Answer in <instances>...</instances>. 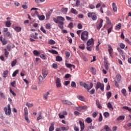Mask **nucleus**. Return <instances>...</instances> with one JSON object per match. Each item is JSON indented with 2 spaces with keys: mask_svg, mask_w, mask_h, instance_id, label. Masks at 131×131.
I'll return each mask as SVG.
<instances>
[{
  "mask_svg": "<svg viewBox=\"0 0 131 131\" xmlns=\"http://www.w3.org/2000/svg\"><path fill=\"white\" fill-rule=\"evenodd\" d=\"M26 106H27V107H28V108H32V106H33V103H30L27 102L26 103Z\"/></svg>",
  "mask_w": 131,
  "mask_h": 131,
  "instance_id": "nucleus-30",
  "label": "nucleus"
},
{
  "mask_svg": "<svg viewBox=\"0 0 131 131\" xmlns=\"http://www.w3.org/2000/svg\"><path fill=\"white\" fill-rule=\"evenodd\" d=\"M33 10H34L35 11L32 12L31 16L32 17H34V16H35V15H36V16H38V15H39V14H38V12H37V11H36V10H38V9L36 8H32L31 9V11H33Z\"/></svg>",
  "mask_w": 131,
  "mask_h": 131,
  "instance_id": "nucleus-10",
  "label": "nucleus"
},
{
  "mask_svg": "<svg viewBox=\"0 0 131 131\" xmlns=\"http://www.w3.org/2000/svg\"><path fill=\"white\" fill-rule=\"evenodd\" d=\"M107 108H108L109 109H112V110H113V106H112V104H111V103L108 102L107 103Z\"/></svg>",
  "mask_w": 131,
  "mask_h": 131,
  "instance_id": "nucleus-45",
  "label": "nucleus"
},
{
  "mask_svg": "<svg viewBox=\"0 0 131 131\" xmlns=\"http://www.w3.org/2000/svg\"><path fill=\"white\" fill-rule=\"evenodd\" d=\"M55 83L57 88H61V86H62L61 84V80L59 79V78H56Z\"/></svg>",
  "mask_w": 131,
  "mask_h": 131,
  "instance_id": "nucleus-12",
  "label": "nucleus"
},
{
  "mask_svg": "<svg viewBox=\"0 0 131 131\" xmlns=\"http://www.w3.org/2000/svg\"><path fill=\"white\" fill-rule=\"evenodd\" d=\"M62 103L64 105H69V106L72 105V102H70L69 100H62Z\"/></svg>",
  "mask_w": 131,
  "mask_h": 131,
  "instance_id": "nucleus-16",
  "label": "nucleus"
},
{
  "mask_svg": "<svg viewBox=\"0 0 131 131\" xmlns=\"http://www.w3.org/2000/svg\"><path fill=\"white\" fill-rule=\"evenodd\" d=\"M68 27L69 28H70V29L73 28V23H70L68 26Z\"/></svg>",
  "mask_w": 131,
  "mask_h": 131,
  "instance_id": "nucleus-54",
  "label": "nucleus"
},
{
  "mask_svg": "<svg viewBox=\"0 0 131 131\" xmlns=\"http://www.w3.org/2000/svg\"><path fill=\"white\" fill-rule=\"evenodd\" d=\"M8 74H9V71L6 70L3 72V77L4 78H6L8 76Z\"/></svg>",
  "mask_w": 131,
  "mask_h": 131,
  "instance_id": "nucleus-27",
  "label": "nucleus"
},
{
  "mask_svg": "<svg viewBox=\"0 0 131 131\" xmlns=\"http://www.w3.org/2000/svg\"><path fill=\"white\" fill-rule=\"evenodd\" d=\"M48 52L49 53H51V54H54L55 55H58L57 51L55 50H49Z\"/></svg>",
  "mask_w": 131,
  "mask_h": 131,
  "instance_id": "nucleus-28",
  "label": "nucleus"
},
{
  "mask_svg": "<svg viewBox=\"0 0 131 131\" xmlns=\"http://www.w3.org/2000/svg\"><path fill=\"white\" fill-rule=\"evenodd\" d=\"M120 47L121 48V49L123 50V49H124V48H125V45H124L123 43H120Z\"/></svg>",
  "mask_w": 131,
  "mask_h": 131,
  "instance_id": "nucleus-55",
  "label": "nucleus"
},
{
  "mask_svg": "<svg viewBox=\"0 0 131 131\" xmlns=\"http://www.w3.org/2000/svg\"><path fill=\"white\" fill-rule=\"evenodd\" d=\"M105 19L106 20V23L108 25H110V24H111V21L110 20V19H109V17L106 16L105 17Z\"/></svg>",
  "mask_w": 131,
  "mask_h": 131,
  "instance_id": "nucleus-42",
  "label": "nucleus"
},
{
  "mask_svg": "<svg viewBox=\"0 0 131 131\" xmlns=\"http://www.w3.org/2000/svg\"><path fill=\"white\" fill-rule=\"evenodd\" d=\"M53 21L55 23H60V22H63L61 21H65V18L62 16H57L56 18H53Z\"/></svg>",
  "mask_w": 131,
  "mask_h": 131,
  "instance_id": "nucleus-5",
  "label": "nucleus"
},
{
  "mask_svg": "<svg viewBox=\"0 0 131 131\" xmlns=\"http://www.w3.org/2000/svg\"><path fill=\"white\" fill-rule=\"evenodd\" d=\"M81 39H82L83 41H86V40L89 39V32L86 31L82 32L81 34Z\"/></svg>",
  "mask_w": 131,
  "mask_h": 131,
  "instance_id": "nucleus-3",
  "label": "nucleus"
},
{
  "mask_svg": "<svg viewBox=\"0 0 131 131\" xmlns=\"http://www.w3.org/2000/svg\"><path fill=\"white\" fill-rule=\"evenodd\" d=\"M108 47V52L110 54V55L112 58H113V49L112 48V46L110 45H107Z\"/></svg>",
  "mask_w": 131,
  "mask_h": 131,
  "instance_id": "nucleus-11",
  "label": "nucleus"
},
{
  "mask_svg": "<svg viewBox=\"0 0 131 131\" xmlns=\"http://www.w3.org/2000/svg\"><path fill=\"white\" fill-rule=\"evenodd\" d=\"M4 55L6 58H8V57H9V52H8V50H7L6 49H4Z\"/></svg>",
  "mask_w": 131,
  "mask_h": 131,
  "instance_id": "nucleus-37",
  "label": "nucleus"
},
{
  "mask_svg": "<svg viewBox=\"0 0 131 131\" xmlns=\"http://www.w3.org/2000/svg\"><path fill=\"white\" fill-rule=\"evenodd\" d=\"M11 85L13 86V88H16V81H13L11 83Z\"/></svg>",
  "mask_w": 131,
  "mask_h": 131,
  "instance_id": "nucleus-58",
  "label": "nucleus"
},
{
  "mask_svg": "<svg viewBox=\"0 0 131 131\" xmlns=\"http://www.w3.org/2000/svg\"><path fill=\"white\" fill-rule=\"evenodd\" d=\"M85 122L88 123V124L92 123L93 122V120L90 117H88L85 120Z\"/></svg>",
  "mask_w": 131,
  "mask_h": 131,
  "instance_id": "nucleus-22",
  "label": "nucleus"
},
{
  "mask_svg": "<svg viewBox=\"0 0 131 131\" xmlns=\"http://www.w3.org/2000/svg\"><path fill=\"white\" fill-rule=\"evenodd\" d=\"M57 24H58V26L59 27V28H60V29H63V28H64V22H60L57 23Z\"/></svg>",
  "mask_w": 131,
  "mask_h": 131,
  "instance_id": "nucleus-23",
  "label": "nucleus"
},
{
  "mask_svg": "<svg viewBox=\"0 0 131 131\" xmlns=\"http://www.w3.org/2000/svg\"><path fill=\"white\" fill-rule=\"evenodd\" d=\"M77 28L78 29H81L82 28V25L81 24H78L77 25Z\"/></svg>",
  "mask_w": 131,
  "mask_h": 131,
  "instance_id": "nucleus-64",
  "label": "nucleus"
},
{
  "mask_svg": "<svg viewBox=\"0 0 131 131\" xmlns=\"http://www.w3.org/2000/svg\"><path fill=\"white\" fill-rule=\"evenodd\" d=\"M1 42H2L3 46H6L7 43H8V41L6 40V39L4 38L2 41H1Z\"/></svg>",
  "mask_w": 131,
  "mask_h": 131,
  "instance_id": "nucleus-40",
  "label": "nucleus"
},
{
  "mask_svg": "<svg viewBox=\"0 0 131 131\" xmlns=\"http://www.w3.org/2000/svg\"><path fill=\"white\" fill-rule=\"evenodd\" d=\"M124 118H125V117L124 116H120L117 118V120H124Z\"/></svg>",
  "mask_w": 131,
  "mask_h": 131,
  "instance_id": "nucleus-33",
  "label": "nucleus"
},
{
  "mask_svg": "<svg viewBox=\"0 0 131 131\" xmlns=\"http://www.w3.org/2000/svg\"><path fill=\"white\" fill-rule=\"evenodd\" d=\"M49 45H56V41L53 40H50L48 42Z\"/></svg>",
  "mask_w": 131,
  "mask_h": 131,
  "instance_id": "nucleus-46",
  "label": "nucleus"
},
{
  "mask_svg": "<svg viewBox=\"0 0 131 131\" xmlns=\"http://www.w3.org/2000/svg\"><path fill=\"white\" fill-rule=\"evenodd\" d=\"M54 123H52L51 126L49 127V131H54V129H55V128L54 127Z\"/></svg>",
  "mask_w": 131,
  "mask_h": 131,
  "instance_id": "nucleus-29",
  "label": "nucleus"
},
{
  "mask_svg": "<svg viewBox=\"0 0 131 131\" xmlns=\"http://www.w3.org/2000/svg\"><path fill=\"white\" fill-rule=\"evenodd\" d=\"M24 111L25 116H28V110L27 109V107L24 108Z\"/></svg>",
  "mask_w": 131,
  "mask_h": 131,
  "instance_id": "nucleus-38",
  "label": "nucleus"
},
{
  "mask_svg": "<svg viewBox=\"0 0 131 131\" xmlns=\"http://www.w3.org/2000/svg\"><path fill=\"white\" fill-rule=\"evenodd\" d=\"M61 12L62 14H67V12H68V8L63 7L61 9Z\"/></svg>",
  "mask_w": 131,
  "mask_h": 131,
  "instance_id": "nucleus-18",
  "label": "nucleus"
},
{
  "mask_svg": "<svg viewBox=\"0 0 131 131\" xmlns=\"http://www.w3.org/2000/svg\"><path fill=\"white\" fill-rule=\"evenodd\" d=\"M37 17L40 21H42V20H45V19H46V16H45V15H39V14Z\"/></svg>",
  "mask_w": 131,
  "mask_h": 131,
  "instance_id": "nucleus-26",
  "label": "nucleus"
},
{
  "mask_svg": "<svg viewBox=\"0 0 131 131\" xmlns=\"http://www.w3.org/2000/svg\"><path fill=\"white\" fill-rule=\"evenodd\" d=\"M103 26V19H100V20L97 21V24L96 25V28L98 30H100L101 28Z\"/></svg>",
  "mask_w": 131,
  "mask_h": 131,
  "instance_id": "nucleus-9",
  "label": "nucleus"
},
{
  "mask_svg": "<svg viewBox=\"0 0 131 131\" xmlns=\"http://www.w3.org/2000/svg\"><path fill=\"white\" fill-rule=\"evenodd\" d=\"M40 57H41V59H43V60H46V55L45 54H41L40 55Z\"/></svg>",
  "mask_w": 131,
  "mask_h": 131,
  "instance_id": "nucleus-63",
  "label": "nucleus"
},
{
  "mask_svg": "<svg viewBox=\"0 0 131 131\" xmlns=\"http://www.w3.org/2000/svg\"><path fill=\"white\" fill-rule=\"evenodd\" d=\"M4 111L6 115H10L11 114V105L10 104H8L7 107L4 108Z\"/></svg>",
  "mask_w": 131,
  "mask_h": 131,
  "instance_id": "nucleus-7",
  "label": "nucleus"
},
{
  "mask_svg": "<svg viewBox=\"0 0 131 131\" xmlns=\"http://www.w3.org/2000/svg\"><path fill=\"white\" fill-rule=\"evenodd\" d=\"M49 95H50V92H46V93L43 94V98L44 99V100H46V101L48 100V97Z\"/></svg>",
  "mask_w": 131,
  "mask_h": 131,
  "instance_id": "nucleus-20",
  "label": "nucleus"
},
{
  "mask_svg": "<svg viewBox=\"0 0 131 131\" xmlns=\"http://www.w3.org/2000/svg\"><path fill=\"white\" fill-rule=\"evenodd\" d=\"M18 73H19V70H15L12 74L13 77H15V76H16Z\"/></svg>",
  "mask_w": 131,
  "mask_h": 131,
  "instance_id": "nucleus-41",
  "label": "nucleus"
},
{
  "mask_svg": "<svg viewBox=\"0 0 131 131\" xmlns=\"http://www.w3.org/2000/svg\"><path fill=\"white\" fill-rule=\"evenodd\" d=\"M80 85L83 86V88L85 89V90H87L89 92V91L94 86V84L91 82L90 85H89V84H87L84 82H80Z\"/></svg>",
  "mask_w": 131,
  "mask_h": 131,
  "instance_id": "nucleus-2",
  "label": "nucleus"
},
{
  "mask_svg": "<svg viewBox=\"0 0 131 131\" xmlns=\"http://www.w3.org/2000/svg\"><path fill=\"white\" fill-rule=\"evenodd\" d=\"M91 70L93 74L94 75L96 74V69L94 68V67L91 68Z\"/></svg>",
  "mask_w": 131,
  "mask_h": 131,
  "instance_id": "nucleus-60",
  "label": "nucleus"
},
{
  "mask_svg": "<svg viewBox=\"0 0 131 131\" xmlns=\"http://www.w3.org/2000/svg\"><path fill=\"white\" fill-rule=\"evenodd\" d=\"M117 51L119 52V54L121 55V56H122L123 54H124V52L122 50H121V48L118 47L117 48Z\"/></svg>",
  "mask_w": 131,
  "mask_h": 131,
  "instance_id": "nucleus-25",
  "label": "nucleus"
},
{
  "mask_svg": "<svg viewBox=\"0 0 131 131\" xmlns=\"http://www.w3.org/2000/svg\"><path fill=\"white\" fill-rule=\"evenodd\" d=\"M60 128L62 131H67L69 129V126H67L66 127H60Z\"/></svg>",
  "mask_w": 131,
  "mask_h": 131,
  "instance_id": "nucleus-32",
  "label": "nucleus"
},
{
  "mask_svg": "<svg viewBox=\"0 0 131 131\" xmlns=\"http://www.w3.org/2000/svg\"><path fill=\"white\" fill-rule=\"evenodd\" d=\"M72 88H75L76 86V83L75 82L72 81L71 84Z\"/></svg>",
  "mask_w": 131,
  "mask_h": 131,
  "instance_id": "nucleus-56",
  "label": "nucleus"
},
{
  "mask_svg": "<svg viewBox=\"0 0 131 131\" xmlns=\"http://www.w3.org/2000/svg\"><path fill=\"white\" fill-rule=\"evenodd\" d=\"M52 13H53V10H51L46 14V20H49L50 19V17L52 15Z\"/></svg>",
  "mask_w": 131,
  "mask_h": 131,
  "instance_id": "nucleus-14",
  "label": "nucleus"
},
{
  "mask_svg": "<svg viewBox=\"0 0 131 131\" xmlns=\"http://www.w3.org/2000/svg\"><path fill=\"white\" fill-rule=\"evenodd\" d=\"M106 96H107V99L109 100V99L111 98L112 96V93H111V92H108L106 93Z\"/></svg>",
  "mask_w": 131,
  "mask_h": 131,
  "instance_id": "nucleus-34",
  "label": "nucleus"
},
{
  "mask_svg": "<svg viewBox=\"0 0 131 131\" xmlns=\"http://www.w3.org/2000/svg\"><path fill=\"white\" fill-rule=\"evenodd\" d=\"M45 28L46 29H51V24L50 23L47 24L45 26Z\"/></svg>",
  "mask_w": 131,
  "mask_h": 131,
  "instance_id": "nucleus-43",
  "label": "nucleus"
},
{
  "mask_svg": "<svg viewBox=\"0 0 131 131\" xmlns=\"http://www.w3.org/2000/svg\"><path fill=\"white\" fill-rule=\"evenodd\" d=\"M10 92L14 96V97L16 96V93L14 92V91L12 90L11 88H10Z\"/></svg>",
  "mask_w": 131,
  "mask_h": 131,
  "instance_id": "nucleus-62",
  "label": "nucleus"
},
{
  "mask_svg": "<svg viewBox=\"0 0 131 131\" xmlns=\"http://www.w3.org/2000/svg\"><path fill=\"white\" fill-rule=\"evenodd\" d=\"M99 115L100 116L98 118V121H99V122H101L102 121V120H103V116H102V114H100Z\"/></svg>",
  "mask_w": 131,
  "mask_h": 131,
  "instance_id": "nucleus-53",
  "label": "nucleus"
},
{
  "mask_svg": "<svg viewBox=\"0 0 131 131\" xmlns=\"http://www.w3.org/2000/svg\"><path fill=\"white\" fill-rule=\"evenodd\" d=\"M88 17H89V18H92L93 21H96V20L97 19V14H96V13L94 12H89L88 13Z\"/></svg>",
  "mask_w": 131,
  "mask_h": 131,
  "instance_id": "nucleus-4",
  "label": "nucleus"
},
{
  "mask_svg": "<svg viewBox=\"0 0 131 131\" xmlns=\"http://www.w3.org/2000/svg\"><path fill=\"white\" fill-rule=\"evenodd\" d=\"M103 115H104V117H105V118H108V117H109L110 114H109V113H108V112H105V113H104Z\"/></svg>",
  "mask_w": 131,
  "mask_h": 131,
  "instance_id": "nucleus-49",
  "label": "nucleus"
},
{
  "mask_svg": "<svg viewBox=\"0 0 131 131\" xmlns=\"http://www.w3.org/2000/svg\"><path fill=\"white\" fill-rule=\"evenodd\" d=\"M79 123L80 124V128L81 130L80 131H82L83 130V129H84V123L82 122L81 121H79Z\"/></svg>",
  "mask_w": 131,
  "mask_h": 131,
  "instance_id": "nucleus-15",
  "label": "nucleus"
},
{
  "mask_svg": "<svg viewBox=\"0 0 131 131\" xmlns=\"http://www.w3.org/2000/svg\"><path fill=\"white\" fill-rule=\"evenodd\" d=\"M65 55H66V58L69 59V57H70V52H69L68 51H66Z\"/></svg>",
  "mask_w": 131,
  "mask_h": 131,
  "instance_id": "nucleus-35",
  "label": "nucleus"
},
{
  "mask_svg": "<svg viewBox=\"0 0 131 131\" xmlns=\"http://www.w3.org/2000/svg\"><path fill=\"white\" fill-rule=\"evenodd\" d=\"M95 89L96 91H98V89H100L101 91L104 92V85L100 82H97Z\"/></svg>",
  "mask_w": 131,
  "mask_h": 131,
  "instance_id": "nucleus-6",
  "label": "nucleus"
},
{
  "mask_svg": "<svg viewBox=\"0 0 131 131\" xmlns=\"http://www.w3.org/2000/svg\"><path fill=\"white\" fill-rule=\"evenodd\" d=\"M14 30H15L16 32H20V31L21 30V29L20 27H15Z\"/></svg>",
  "mask_w": 131,
  "mask_h": 131,
  "instance_id": "nucleus-39",
  "label": "nucleus"
},
{
  "mask_svg": "<svg viewBox=\"0 0 131 131\" xmlns=\"http://www.w3.org/2000/svg\"><path fill=\"white\" fill-rule=\"evenodd\" d=\"M79 5H80V0H77L76 2V4L75 6L76 7H79Z\"/></svg>",
  "mask_w": 131,
  "mask_h": 131,
  "instance_id": "nucleus-52",
  "label": "nucleus"
},
{
  "mask_svg": "<svg viewBox=\"0 0 131 131\" xmlns=\"http://www.w3.org/2000/svg\"><path fill=\"white\" fill-rule=\"evenodd\" d=\"M70 12L72 13V14H74V15H77V14H78V11L74 8H71Z\"/></svg>",
  "mask_w": 131,
  "mask_h": 131,
  "instance_id": "nucleus-17",
  "label": "nucleus"
},
{
  "mask_svg": "<svg viewBox=\"0 0 131 131\" xmlns=\"http://www.w3.org/2000/svg\"><path fill=\"white\" fill-rule=\"evenodd\" d=\"M52 67L54 69H58V65L56 63H53L52 64Z\"/></svg>",
  "mask_w": 131,
  "mask_h": 131,
  "instance_id": "nucleus-61",
  "label": "nucleus"
},
{
  "mask_svg": "<svg viewBox=\"0 0 131 131\" xmlns=\"http://www.w3.org/2000/svg\"><path fill=\"white\" fill-rule=\"evenodd\" d=\"M116 78L118 80V81H120L121 80V75L118 74L116 76Z\"/></svg>",
  "mask_w": 131,
  "mask_h": 131,
  "instance_id": "nucleus-44",
  "label": "nucleus"
},
{
  "mask_svg": "<svg viewBox=\"0 0 131 131\" xmlns=\"http://www.w3.org/2000/svg\"><path fill=\"white\" fill-rule=\"evenodd\" d=\"M103 129H104L106 131L110 130V128H109V126H108V125H105Z\"/></svg>",
  "mask_w": 131,
  "mask_h": 131,
  "instance_id": "nucleus-57",
  "label": "nucleus"
},
{
  "mask_svg": "<svg viewBox=\"0 0 131 131\" xmlns=\"http://www.w3.org/2000/svg\"><path fill=\"white\" fill-rule=\"evenodd\" d=\"M62 60L63 59H62V57L60 56H58L56 58V61H57V62H61Z\"/></svg>",
  "mask_w": 131,
  "mask_h": 131,
  "instance_id": "nucleus-31",
  "label": "nucleus"
},
{
  "mask_svg": "<svg viewBox=\"0 0 131 131\" xmlns=\"http://www.w3.org/2000/svg\"><path fill=\"white\" fill-rule=\"evenodd\" d=\"M58 116L60 119H63V118H65V116L64 115H61V113L58 114Z\"/></svg>",
  "mask_w": 131,
  "mask_h": 131,
  "instance_id": "nucleus-59",
  "label": "nucleus"
},
{
  "mask_svg": "<svg viewBox=\"0 0 131 131\" xmlns=\"http://www.w3.org/2000/svg\"><path fill=\"white\" fill-rule=\"evenodd\" d=\"M34 55H35V56H37L38 57L39 56V52L36 50H34L33 51Z\"/></svg>",
  "mask_w": 131,
  "mask_h": 131,
  "instance_id": "nucleus-51",
  "label": "nucleus"
},
{
  "mask_svg": "<svg viewBox=\"0 0 131 131\" xmlns=\"http://www.w3.org/2000/svg\"><path fill=\"white\" fill-rule=\"evenodd\" d=\"M16 63H17V60L15 59L11 62L12 67H14V66H15V65H16Z\"/></svg>",
  "mask_w": 131,
  "mask_h": 131,
  "instance_id": "nucleus-48",
  "label": "nucleus"
},
{
  "mask_svg": "<svg viewBox=\"0 0 131 131\" xmlns=\"http://www.w3.org/2000/svg\"><path fill=\"white\" fill-rule=\"evenodd\" d=\"M94 43L95 42L94 38H91V39H89L86 42V50L89 52H92V50H93V48H94Z\"/></svg>",
  "mask_w": 131,
  "mask_h": 131,
  "instance_id": "nucleus-1",
  "label": "nucleus"
},
{
  "mask_svg": "<svg viewBox=\"0 0 131 131\" xmlns=\"http://www.w3.org/2000/svg\"><path fill=\"white\" fill-rule=\"evenodd\" d=\"M3 32L4 36H7V37H10V36H11V33L9 32V29L7 28H4Z\"/></svg>",
  "mask_w": 131,
  "mask_h": 131,
  "instance_id": "nucleus-8",
  "label": "nucleus"
},
{
  "mask_svg": "<svg viewBox=\"0 0 131 131\" xmlns=\"http://www.w3.org/2000/svg\"><path fill=\"white\" fill-rule=\"evenodd\" d=\"M42 74L44 78H46V77H47V75H48V71H47L46 70H42Z\"/></svg>",
  "mask_w": 131,
  "mask_h": 131,
  "instance_id": "nucleus-24",
  "label": "nucleus"
},
{
  "mask_svg": "<svg viewBox=\"0 0 131 131\" xmlns=\"http://www.w3.org/2000/svg\"><path fill=\"white\" fill-rule=\"evenodd\" d=\"M121 93L123 94V96H126L125 94H126V90L125 89H123L121 90Z\"/></svg>",
  "mask_w": 131,
  "mask_h": 131,
  "instance_id": "nucleus-50",
  "label": "nucleus"
},
{
  "mask_svg": "<svg viewBox=\"0 0 131 131\" xmlns=\"http://www.w3.org/2000/svg\"><path fill=\"white\" fill-rule=\"evenodd\" d=\"M66 66L67 67V68H71V70H72L71 68L75 69V66L71 64V63H66Z\"/></svg>",
  "mask_w": 131,
  "mask_h": 131,
  "instance_id": "nucleus-13",
  "label": "nucleus"
},
{
  "mask_svg": "<svg viewBox=\"0 0 131 131\" xmlns=\"http://www.w3.org/2000/svg\"><path fill=\"white\" fill-rule=\"evenodd\" d=\"M112 8L114 12H117V7L116 6V4L115 3H114L112 4Z\"/></svg>",
  "mask_w": 131,
  "mask_h": 131,
  "instance_id": "nucleus-21",
  "label": "nucleus"
},
{
  "mask_svg": "<svg viewBox=\"0 0 131 131\" xmlns=\"http://www.w3.org/2000/svg\"><path fill=\"white\" fill-rule=\"evenodd\" d=\"M121 29V24H118V25L115 27L116 30H119Z\"/></svg>",
  "mask_w": 131,
  "mask_h": 131,
  "instance_id": "nucleus-47",
  "label": "nucleus"
},
{
  "mask_svg": "<svg viewBox=\"0 0 131 131\" xmlns=\"http://www.w3.org/2000/svg\"><path fill=\"white\" fill-rule=\"evenodd\" d=\"M5 24L6 27H11V25H12L10 21H6Z\"/></svg>",
  "mask_w": 131,
  "mask_h": 131,
  "instance_id": "nucleus-36",
  "label": "nucleus"
},
{
  "mask_svg": "<svg viewBox=\"0 0 131 131\" xmlns=\"http://www.w3.org/2000/svg\"><path fill=\"white\" fill-rule=\"evenodd\" d=\"M77 99H78V100H79L80 101H82V102H84V101H85V98L81 95H78L77 96Z\"/></svg>",
  "mask_w": 131,
  "mask_h": 131,
  "instance_id": "nucleus-19",
  "label": "nucleus"
}]
</instances>
